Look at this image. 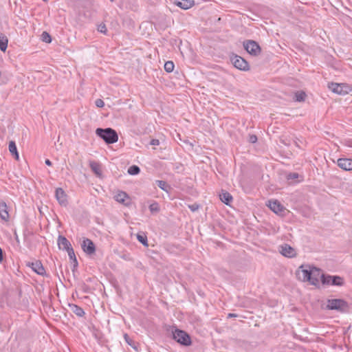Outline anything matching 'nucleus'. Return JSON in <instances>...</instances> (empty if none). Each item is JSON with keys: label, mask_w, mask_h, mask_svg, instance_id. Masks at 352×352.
<instances>
[{"label": "nucleus", "mask_w": 352, "mask_h": 352, "mask_svg": "<svg viewBox=\"0 0 352 352\" xmlns=\"http://www.w3.org/2000/svg\"><path fill=\"white\" fill-rule=\"evenodd\" d=\"M96 134L102 139L107 144L116 143L118 140L117 132L111 128H98L96 130Z\"/></svg>", "instance_id": "1"}, {"label": "nucleus", "mask_w": 352, "mask_h": 352, "mask_svg": "<svg viewBox=\"0 0 352 352\" xmlns=\"http://www.w3.org/2000/svg\"><path fill=\"white\" fill-rule=\"evenodd\" d=\"M326 307L329 310H336L340 312H346L349 309V304L343 299H328Z\"/></svg>", "instance_id": "2"}, {"label": "nucleus", "mask_w": 352, "mask_h": 352, "mask_svg": "<svg viewBox=\"0 0 352 352\" xmlns=\"http://www.w3.org/2000/svg\"><path fill=\"white\" fill-rule=\"evenodd\" d=\"M173 338L182 345L190 346L191 344L190 336L183 330L176 329L173 331Z\"/></svg>", "instance_id": "3"}, {"label": "nucleus", "mask_w": 352, "mask_h": 352, "mask_svg": "<svg viewBox=\"0 0 352 352\" xmlns=\"http://www.w3.org/2000/svg\"><path fill=\"white\" fill-rule=\"evenodd\" d=\"M321 282L323 285L342 286L344 283L343 278L339 276L321 275Z\"/></svg>", "instance_id": "4"}, {"label": "nucleus", "mask_w": 352, "mask_h": 352, "mask_svg": "<svg viewBox=\"0 0 352 352\" xmlns=\"http://www.w3.org/2000/svg\"><path fill=\"white\" fill-rule=\"evenodd\" d=\"M245 50L251 55L257 56L261 52L259 45L254 41L248 40L243 42Z\"/></svg>", "instance_id": "5"}, {"label": "nucleus", "mask_w": 352, "mask_h": 352, "mask_svg": "<svg viewBox=\"0 0 352 352\" xmlns=\"http://www.w3.org/2000/svg\"><path fill=\"white\" fill-rule=\"evenodd\" d=\"M311 274V266L309 265H302L296 272V275L298 278L304 282H309V280H310Z\"/></svg>", "instance_id": "6"}, {"label": "nucleus", "mask_w": 352, "mask_h": 352, "mask_svg": "<svg viewBox=\"0 0 352 352\" xmlns=\"http://www.w3.org/2000/svg\"><path fill=\"white\" fill-rule=\"evenodd\" d=\"M233 65L239 70L248 71L250 69L248 63L242 57L234 55L231 58Z\"/></svg>", "instance_id": "7"}, {"label": "nucleus", "mask_w": 352, "mask_h": 352, "mask_svg": "<svg viewBox=\"0 0 352 352\" xmlns=\"http://www.w3.org/2000/svg\"><path fill=\"white\" fill-rule=\"evenodd\" d=\"M267 204L268 207L274 213L283 216L285 212V208L277 200H270Z\"/></svg>", "instance_id": "8"}, {"label": "nucleus", "mask_w": 352, "mask_h": 352, "mask_svg": "<svg viewBox=\"0 0 352 352\" xmlns=\"http://www.w3.org/2000/svg\"><path fill=\"white\" fill-rule=\"evenodd\" d=\"M280 252L282 255L288 258H294L296 256V250L288 244L280 246Z\"/></svg>", "instance_id": "9"}, {"label": "nucleus", "mask_w": 352, "mask_h": 352, "mask_svg": "<svg viewBox=\"0 0 352 352\" xmlns=\"http://www.w3.org/2000/svg\"><path fill=\"white\" fill-rule=\"evenodd\" d=\"M337 165L344 170H352V159L349 158H339L337 160Z\"/></svg>", "instance_id": "10"}, {"label": "nucleus", "mask_w": 352, "mask_h": 352, "mask_svg": "<svg viewBox=\"0 0 352 352\" xmlns=\"http://www.w3.org/2000/svg\"><path fill=\"white\" fill-rule=\"evenodd\" d=\"M82 250L88 254H92L95 252V245L89 239H85L81 245Z\"/></svg>", "instance_id": "11"}, {"label": "nucleus", "mask_w": 352, "mask_h": 352, "mask_svg": "<svg viewBox=\"0 0 352 352\" xmlns=\"http://www.w3.org/2000/svg\"><path fill=\"white\" fill-rule=\"evenodd\" d=\"M115 200L120 204H122L125 206H129L130 204V197L124 191H120L118 192L115 196H114Z\"/></svg>", "instance_id": "12"}, {"label": "nucleus", "mask_w": 352, "mask_h": 352, "mask_svg": "<svg viewBox=\"0 0 352 352\" xmlns=\"http://www.w3.org/2000/svg\"><path fill=\"white\" fill-rule=\"evenodd\" d=\"M28 266L31 267L32 270L37 274L41 276L46 275L45 270L41 261H36V262H32L30 264H29Z\"/></svg>", "instance_id": "13"}, {"label": "nucleus", "mask_w": 352, "mask_h": 352, "mask_svg": "<svg viewBox=\"0 0 352 352\" xmlns=\"http://www.w3.org/2000/svg\"><path fill=\"white\" fill-rule=\"evenodd\" d=\"M55 196L58 203L62 206H66L67 204V195L61 188H58L55 192Z\"/></svg>", "instance_id": "14"}, {"label": "nucleus", "mask_w": 352, "mask_h": 352, "mask_svg": "<svg viewBox=\"0 0 352 352\" xmlns=\"http://www.w3.org/2000/svg\"><path fill=\"white\" fill-rule=\"evenodd\" d=\"M57 243L59 249L65 251L72 248L70 242L67 239V238L62 235L58 236Z\"/></svg>", "instance_id": "15"}, {"label": "nucleus", "mask_w": 352, "mask_h": 352, "mask_svg": "<svg viewBox=\"0 0 352 352\" xmlns=\"http://www.w3.org/2000/svg\"><path fill=\"white\" fill-rule=\"evenodd\" d=\"M311 274L310 276V280H309V282L313 285H316L319 281L318 278L320 276V269H318L317 267H311Z\"/></svg>", "instance_id": "16"}, {"label": "nucleus", "mask_w": 352, "mask_h": 352, "mask_svg": "<svg viewBox=\"0 0 352 352\" xmlns=\"http://www.w3.org/2000/svg\"><path fill=\"white\" fill-rule=\"evenodd\" d=\"M0 217L5 221H8L10 219L8 206L3 201H0Z\"/></svg>", "instance_id": "17"}, {"label": "nucleus", "mask_w": 352, "mask_h": 352, "mask_svg": "<svg viewBox=\"0 0 352 352\" xmlns=\"http://www.w3.org/2000/svg\"><path fill=\"white\" fill-rule=\"evenodd\" d=\"M175 4L184 10H188L194 5L193 0H175Z\"/></svg>", "instance_id": "18"}, {"label": "nucleus", "mask_w": 352, "mask_h": 352, "mask_svg": "<svg viewBox=\"0 0 352 352\" xmlns=\"http://www.w3.org/2000/svg\"><path fill=\"white\" fill-rule=\"evenodd\" d=\"M89 166L91 170L98 176L102 175L100 164L95 161H91L89 162Z\"/></svg>", "instance_id": "19"}, {"label": "nucleus", "mask_w": 352, "mask_h": 352, "mask_svg": "<svg viewBox=\"0 0 352 352\" xmlns=\"http://www.w3.org/2000/svg\"><path fill=\"white\" fill-rule=\"evenodd\" d=\"M8 39L7 36L0 33V50L2 52H6L7 47H8Z\"/></svg>", "instance_id": "20"}, {"label": "nucleus", "mask_w": 352, "mask_h": 352, "mask_svg": "<svg viewBox=\"0 0 352 352\" xmlns=\"http://www.w3.org/2000/svg\"><path fill=\"white\" fill-rule=\"evenodd\" d=\"M219 196L221 201L227 205H229L230 203L232 201V195L228 192H222Z\"/></svg>", "instance_id": "21"}, {"label": "nucleus", "mask_w": 352, "mask_h": 352, "mask_svg": "<svg viewBox=\"0 0 352 352\" xmlns=\"http://www.w3.org/2000/svg\"><path fill=\"white\" fill-rule=\"evenodd\" d=\"M69 306L71 307L72 312L74 313L76 316L82 317L85 315L84 310L78 305L72 304L69 305Z\"/></svg>", "instance_id": "22"}, {"label": "nucleus", "mask_w": 352, "mask_h": 352, "mask_svg": "<svg viewBox=\"0 0 352 352\" xmlns=\"http://www.w3.org/2000/svg\"><path fill=\"white\" fill-rule=\"evenodd\" d=\"M156 183L160 189L166 192H168L171 190L170 186L165 181L157 180Z\"/></svg>", "instance_id": "23"}, {"label": "nucleus", "mask_w": 352, "mask_h": 352, "mask_svg": "<svg viewBox=\"0 0 352 352\" xmlns=\"http://www.w3.org/2000/svg\"><path fill=\"white\" fill-rule=\"evenodd\" d=\"M8 148H9V151L10 152V153L12 155H14L15 158L16 160H18L19 159V153L17 152L16 144L14 141L10 142Z\"/></svg>", "instance_id": "24"}, {"label": "nucleus", "mask_w": 352, "mask_h": 352, "mask_svg": "<svg viewBox=\"0 0 352 352\" xmlns=\"http://www.w3.org/2000/svg\"><path fill=\"white\" fill-rule=\"evenodd\" d=\"M67 252L68 254V256H69L70 260L72 261L74 263V268L78 266V261H77L73 248L67 250Z\"/></svg>", "instance_id": "25"}, {"label": "nucleus", "mask_w": 352, "mask_h": 352, "mask_svg": "<svg viewBox=\"0 0 352 352\" xmlns=\"http://www.w3.org/2000/svg\"><path fill=\"white\" fill-rule=\"evenodd\" d=\"M137 239L144 246H145V247L148 246L147 236L144 233H141V234L138 233L137 234Z\"/></svg>", "instance_id": "26"}, {"label": "nucleus", "mask_w": 352, "mask_h": 352, "mask_svg": "<svg viewBox=\"0 0 352 352\" xmlns=\"http://www.w3.org/2000/svg\"><path fill=\"white\" fill-rule=\"evenodd\" d=\"M329 88L332 90L333 92L342 94V87L340 84L338 83H331Z\"/></svg>", "instance_id": "27"}, {"label": "nucleus", "mask_w": 352, "mask_h": 352, "mask_svg": "<svg viewBox=\"0 0 352 352\" xmlns=\"http://www.w3.org/2000/svg\"><path fill=\"white\" fill-rule=\"evenodd\" d=\"M306 94L304 91H297L294 95V100L296 102H303L305 100Z\"/></svg>", "instance_id": "28"}, {"label": "nucleus", "mask_w": 352, "mask_h": 352, "mask_svg": "<svg viewBox=\"0 0 352 352\" xmlns=\"http://www.w3.org/2000/svg\"><path fill=\"white\" fill-rule=\"evenodd\" d=\"M127 172L131 175H135L140 172V168L136 165H133L128 168Z\"/></svg>", "instance_id": "29"}, {"label": "nucleus", "mask_w": 352, "mask_h": 352, "mask_svg": "<svg viewBox=\"0 0 352 352\" xmlns=\"http://www.w3.org/2000/svg\"><path fill=\"white\" fill-rule=\"evenodd\" d=\"M174 63L173 61H167L164 64V69L166 72L170 73L172 72L174 69Z\"/></svg>", "instance_id": "30"}, {"label": "nucleus", "mask_w": 352, "mask_h": 352, "mask_svg": "<svg viewBox=\"0 0 352 352\" xmlns=\"http://www.w3.org/2000/svg\"><path fill=\"white\" fill-rule=\"evenodd\" d=\"M41 39L43 41L50 43L52 41L51 36L47 32H43L41 34Z\"/></svg>", "instance_id": "31"}, {"label": "nucleus", "mask_w": 352, "mask_h": 352, "mask_svg": "<svg viewBox=\"0 0 352 352\" xmlns=\"http://www.w3.org/2000/svg\"><path fill=\"white\" fill-rule=\"evenodd\" d=\"M149 210L151 212H157L160 211L159 204L154 202L149 206Z\"/></svg>", "instance_id": "32"}, {"label": "nucleus", "mask_w": 352, "mask_h": 352, "mask_svg": "<svg viewBox=\"0 0 352 352\" xmlns=\"http://www.w3.org/2000/svg\"><path fill=\"white\" fill-rule=\"evenodd\" d=\"M97 30L98 32H100L102 34H106L107 32V27L104 23H101V24L98 25Z\"/></svg>", "instance_id": "33"}, {"label": "nucleus", "mask_w": 352, "mask_h": 352, "mask_svg": "<svg viewBox=\"0 0 352 352\" xmlns=\"http://www.w3.org/2000/svg\"><path fill=\"white\" fill-rule=\"evenodd\" d=\"M124 340L126 341V342L129 345H130V346H131L132 347L135 348V346H134V344H133V341L131 340V339L130 338V337L128 336V334L125 333V334L124 335Z\"/></svg>", "instance_id": "34"}, {"label": "nucleus", "mask_w": 352, "mask_h": 352, "mask_svg": "<svg viewBox=\"0 0 352 352\" xmlns=\"http://www.w3.org/2000/svg\"><path fill=\"white\" fill-rule=\"evenodd\" d=\"M96 107H103L104 106V102L102 99H97L95 102Z\"/></svg>", "instance_id": "35"}, {"label": "nucleus", "mask_w": 352, "mask_h": 352, "mask_svg": "<svg viewBox=\"0 0 352 352\" xmlns=\"http://www.w3.org/2000/svg\"><path fill=\"white\" fill-rule=\"evenodd\" d=\"M199 206L197 204H193L192 205H189L188 208L190 209L191 211L195 212L199 209Z\"/></svg>", "instance_id": "36"}, {"label": "nucleus", "mask_w": 352, "mask_h": 352, "mask_svg": "<svg viewBox=\"0 0 352 352\" xmlns=\"http://www.w3.org/2000/svg\"><path fill=\"white\" fill-rule=\"evenodd\" d=\"M150 144L153 146H158L160 144V141L157 139H152L150 142Z\"/></svg>", "instance_id": "37"}, {"label": "nucleus", "mask_w": 352, "mask_h": 352, "mask_svg": "<svg viewBox=\"0 0 352 352\" xmlns=\"http://www.w3.org/2000/svg\"><path fill=\"white\" fill-rule=\"evenodd\" d=\"M257 141V137L254 135H250V142L251 143H255Z\"/></svg>", "instance_id": "38"}, {"label": "nucleus", "mask_w": 352, "mask_h": 352, "mask_svg": "<svg viewBox=\"0 0 352 352\" xmlns=\"http://www.w3.org/2000/svg\"><path fill=\"white\" fill-rule=\"evenodd\" d=\"M3 253L2 249L0 248V263L3 261Z\"/></svg>", "instance_id": "39"}, {"label": "nucleus", "mask_w": 352, "mask_h": 352, "mask_svg": "<svg viewBox=\"0 0 352 352\" xmlns=\"http://www.w3.org/2000/svg\"><path fill=\"white\" fill-rule=\"evenodd\" d=\"M236 317H237V315L235 314L230 313L228 315V318H236Z\"/></svg>", "instance_id": "40"}, {"label": "nucleus", "mask_w": 352, "mask_h": 352, "mask_svg": "<svg viewBox=\"0 0 352 352\" xmlns=\"http://www.w3.org/2000/svg\"><path fill=\"white\" fill-rule=\"evenodd\" d=\"M45 164L47 165V166H51L52 165V162L50 160L47 159L45 160Z\"/></svg>", "instance_id": "41"}, {"label": "nucleus", "mask_w": 352, "mask_h": 352, "mask_svg": "<svg viewBox=\"0 0 352 352\" xmlns=\"http://www.w3.org/2000/svg\"><path fill=\"white\" fill-rule=\"evenodd\" d=\"M298 177V174H297V173H294V174H293V177H294V178H296V177Z\"/></svg>", "instance_id": "42"}, {"label": "nucleus", "mask_w": 352, "mask_h": 352, "mask_svg": "<svg viewBox=\"0 0 352 352\" xmlns=\"http://www.w3.org/2000/svg\"><path fill=\"white\" fill-rule=\"evenodd\" d=\"M110 1H111V2H113V1H114V0H110Z\"/></svg>", "instance_id": "43"}, {"label": "nucleus", "mask_w": 352, "mask_h": 352, "mask_svg": "<svg viewBox=\"0 0 352 352\" xmlns=\"http://www.w3.org/2000/svg\"><path fill=\"white\" fill-rule=\"evenodd\" d=\"M44 1H47V0H43Z\"/></svg>", "instance_id": "44"}]
</instances>
